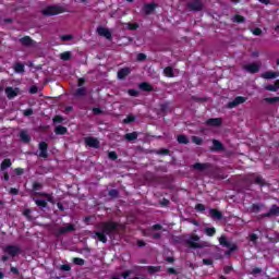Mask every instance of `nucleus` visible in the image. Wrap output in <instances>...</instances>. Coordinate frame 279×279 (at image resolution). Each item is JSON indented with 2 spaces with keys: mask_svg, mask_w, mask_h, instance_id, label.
Masks as SVG:
<instances>
[{
  "mask_svg": "<svg viewBox=\"0 0 279 279\" xmlns=\"http://www.w3.org/2000/svg\"><path fill=\"white\" fill-rule=\"evenodd\" d=\"M144 180H145L146 182H148L149 184H158V182H160V177L155 175L154 172L147 171V172L144 174Z\"/></svg>",
  "mask_w": 279,
  "mask_h": 279,
  "instance_id": "obj_10",
  "label": "nucleus"
},
{
  "mask_svg": "<svg viewBox=\"0 0 279 279\" xmlns=\"http://www.w3.org/2000/svg\"><path fill=\"white\" fill-rule=\"evenodd\" d=\"M136 121V117H134L133 114H129L126 116V118L123 120V123L125 125L130 124V123H134Z\"/></svg>",
  "mask_w": 279,
  "mask_h": 279,
  "instance_id": "obj_40",
  "label": "nucleus"
},
{
  "mask_svg": "<svg viewBox=\"0 0 279 279\" xmlns=\"http://www.w3.org/2000/svg\"><path fill=\"white\" fill-rule=\"evenodd\" d=\"M20 138L22 143H29L32 141V137L27 133V131H21L20 132Z\"/></svg>",
  "mask_w": 279,
  "mask_h": 279,
  "instance_id": "obj_32",
  "label": "nucleus"
},
{
  "mask_svg": "<svg viewBox=\"0 0 279 279\" xmlns=\"http://www.w3.org/2000/svg\"><path fill=\"white\" fill-rule=\"evenodd\" d=\"M92 112H93V114H95L96 117H99V114H104V110H101V108H99V107H94V108L92 109Z\"/></svg>",
  "mask_w": 279,
  "mask_h": 279,
  "instance_id": "obj_49",
  "label": "nucleus"
},
{
  "mask_svg": "<svg viewBox=\"0 0 279 279\" xmlns=\"http://www.w3.org/2000/svg\"><path fill=\"white\" fill-rule=\"evenodd\" d=\"M72 262L74 263V265H78L80 267L86 264V260H84L82 257H74Z\"/></svg>",
  "mask_w": 279,
  "mask_h": 279,
  "instance_id": "obj_42",
  "label": "nucleus"
},
{
  "mask_svg": "<svg viewBox=\"0 0 279 279\" xmlns=\"http://www.w3.org/2000/svg\"><path fill=\"white\" fill-rule=\"evenodd\" d=\"M71 51H64L60 54L61 60L64 62L69 61L71 59Z\"/></svg>",
  "mask_w": 279,
  "mask_h": 279,
  "instance_id": "obj_44",
  "label": "nucleus"
},
{
  "mask_svg": "<svg viewBox=\"0 0 279 279\" xmlns=\"http://www.w3.org/2000/svg\"><path fill=\"white\" fill-rule=\"evenodd\" d=\"M248 239H250L251 243H256L258 241V235L256 233H251L248 235Z\"/></svg>",
  "mask_w": 279,
  "mask_h": 279,
  "instance_id": "obj_55",
  "label": "nucleus"
},
{
  "mask_svg": "<svg viewBox=\"0 0 279 279\" xmlns=\"http://www.w3.org/2000/svg\"><path fill=\"white\" fill-rule=\"evenodd\" d=\"M35 204L39 208H47V201L45 199H35Z\"/></svg>",
  "mask_w": 279,
  "mask_h": 279,
  "instance_id": "obj_45",
  "label": "nucleus"
},
{
  "mask_svg": "<svg viewBox=\"0 0 279 279\" xmlns=\"http://www.w3.org/2000/svg\"><path fill=\"white\" fill-rule=\"evenodd\" d=\"M23 114H24V117H32V114H34V109L28 108L23 111Z\"/></svg>",
  "mask_w": 279,
  "mask_h": 279,
  "instance_id": "obj_59",
  "label": "nucleus"
},
{
  "mask_svg": "<svg viewBox=\"0 0 279 279\" xmlns=\"http://www.w3.org/2000/svg\"><path fill=\"white\" fill-rule=\"evenodd\" d=\"M223 123V120L221 118H210L206 120V125L209 128H219Z\"/></svg>",
  "mask_w": 279,
  "mask_h": 279,
  "instance_id": "obj_16",
  "label": "nucleus"
},
{
  "mask_svg": "<svg viewBox=\"0 0 279 279\" xmlns=\"http://www.w3.org/2000/svg\"><path fill=\"white\" fill-rule=\"evenodd\" d=\"M189 10H192L193 12H202L204 10V4L199 0H195L194 2L187 3Z\"/></svg>",
  "mask_w": 279,
  "mask_h": 279,
  "instance_id": "obj_15",
  "label": "nucleus"
},
{
  "mask_svg": "<svg viewBox=\"0 0 279 279\" xmlns=\"http://www.w3.org/2000/svg\"><path fill=\"white\" fill-rule=\"evenodd\" d=\"M85 145H87V147H93L94 149H99V140L96 137H86Z\"/></svg>",
  "mask_w": 279,
  "mask_h": 279,
  "instance_id": "obj_17",
  "label": "nucleus"
},
{
  "mask_svg": "<svg viewBox=\"0 0 279 279\" xmlns=\"http://www.w3.org/2000/svg\"><path fill=\"white\" fill-rule=\"evenodd\" d=\"M21 45H23V47H34L35 41L34 39H32V37L29 36H24L20 39Z\"/></svg>",
  "mask_w": 279,
  "mask_h": 279,
  "instance_id": "obj_21",
  "label": "nucleus"
},
{
  "mask_svg": "<svg viewBox=\"0 0 279 279\" xmlns=\"http://www.w3.org/2000/svg\"><path fill=\"white\" fill-rule=\"evenodd\" d=\"M159 204L162 207H167V206H169L170 202L167 198H162Z\"/></svg>",
  "mask_w": 279,
  "mask_h": 279,
  "instance_id": "obj_64",
  "label": "nucleus"
},
{
  "mask_svg": "<svg viewBox=\"0 0 279 279\" xmlns=\"http://www.w3.org/2000/svg\"><path fill=\"white\" fill-rule=\"evenodd\" d=\"M205 234L207 236H213L214 234H217V229H215V227H207L205 228Z\"/></svg>",
  "mask_w": 279,
  "mask_h": 279,
  "instance_id": "obj_38",
  "label": "nucleus"
},
{
  "mask_svg": "<svg viewBox=\"0 0 279 279\" xmlns=\"http://www.w3.org/2000/svg\"><path fill=\"white\" fill-rule=\"evenodd\" d=\"M163 73H165L166 77H174L173 68H171V66L165 68Z\"/></svg>",
  "mask_w": 279,
  "mask_h": 279,
  "instance_id": "obj_39",
  "label": "nucleus"
},
{
  "mask_svg": "<svg viewBox=\"0 0 279 279\" xmlns=\"http://www.w3.org/2000/svg\"><path fill=\"white\" fill-rule=\"evenodd\" d=\"M262 77L264 80H276V77H279V72L267 71L262 74Z\"/></svg>",
  "mask_w": 279,
  "mask_h": 279,
  "instance_id": "obj_27",
  "label": "nucleus"
},
{
  "mask_svg": "<svg viewBox=\"0 0 279 279\" xmlns=\"http://www.w3.org/2000/svg\"><path fill=\"white\" fill-rule=\"evenodd\" d=\"M125 141L132 142V141H136V138H138V133L137 132H132V133H126L124 135Z\"/></svg>",
  "mask_w": 279,
  "mask_h": 279,
  "instance_id": "obj_36",
  "label": "nucleus"
},
{
  "mask_svg": "<svg viewBox=\"0 0 279 279\" xmlns=\"http://www.w3.org/2000/svg\"><path fill=\"white\" fill-rule=\"evenodd\" d=\"M146 269L148 274L154 275L160 272L162 270V266H147Z\"/></svg>",
  "mask_w": 279,
  "mask_h": 279,
  "instance_id": "obj_35",
  "label": "nucleus"
},
{
  "mask_svg": "<svg viewBox=\"0 0 279 279\" xmlns=\"http://www.w3.org/2000/svg\"><path fill=\"white\" fill-rule=\"evenodd\" d=\"M41 189H43V183H39V182L33 183V191H41Z\"/></svg>",
  "mask_w": 279,
  "mask_h": 279,
  "instance_id": "obj_52",
  "label": "nucleus"
},
{
  "mask_svg": "<svg viewBox=\"0 0 279 279\" xmlns=\"http://www.w3.org/2000/svg\"><path fill=\"white\" fill-rule=\"evenodd\" d=\"M192 143H194L195 145H203L204 140L199 136H192Z\"/></svg>",
  "mask_w": 279,
  "mask_h": 279,
  "instance_id": "obj_47",
  "label": "nucleus"
},
{
  "mask_svg": "<svg viewBox=\"0 0 279 279\" xmlns=\"http://www.w3.org/2000/svg\"><path fill=\"white\" fill-rule=\"evenodd\" d=\"M4 252L5 254H9V256H16L19 254H21V247H19L17 245H7L4 247Z\"/></svg>",
  "mask_w": 279,
  "mask_h": 279,
  "instance_id": "obj_12",
  "label": "nucleus"
},
{
  "mask_svg": "<svg viewBox=\"0 0 279 279\" xmlns=\"http://www.w3.org/2000/svg\"><path fill=\"white\" fill-rule=\"evenodd\" d=\"M85 84H86V78L84 77L78 78L77 81L78 88H82V86H84Z\"/></svg>",
  "mask_w": 279,
  "mask_h": 279,
  "instance_id": "obj_63",
  "label": "nucleus"
},
{
  "mask_svg": "<svg viewBox=\"0 0 279 279\" xmlns=\"http://www.w3.org/2000/svg\"><path fill=\"white\" fill-rule=\"evenodd\" d=\"M92 239H98L100 243H108V236L102 231H94Z\"/></svg>",
  "mask_w": 279,
  "mask_h": 279,
  "instance_id": "obj_18",
  "label": "nucleus"
},
{
  "mask_svg": "<svg viewBox=\"0 0 279 279\" xmlns=\"http://www.w3.org/2000/svg\"><path fill=\"white\" fill-rule=\"evenodd\" d=\"M128 28L131 31V32H134L138 28V23H129L128 24Z\"/></svg>",
  "mask_w": 279,
  "mask_h": 279,
  "instance_id": "obj_53",
  "label": "nucleus"
},
{
  "mask_svg": "<svg viewBox=\"0 0 279 279\" xmlns=\"http://www.w3.org/2000/svg\"><path fill=\"white\" fill-rule=\"evenodd\" d=\"M130 73H132V71L130 70V68H122L118 71V80H124L128 77V75H130Z\"/></svg>",
  "mask_w": 279,
  "mask_h": 279,
  "instance_id": "obj_24",
  "label": "nucleus"
},
{
  "mask_svg": "<svg viewBox=\"0 0 279 279\" xmlns=\"http://www.w3.org/2000/svg\"><path fill=\"white\" fill-rule=\"evenodd\" d=\"M193 169H195L196 171H206V169H210V163L196 162L193 165Z\"/></svg>",
  "mask_w": 279,
  "mask_h": 279,
  "instance_id": "obj_26",
  "label": "nucleus"
},
{
  "mask_svg": "<svg viewBox=\"0 0 279 279\" xmlns=\"http://www.w3.org/2000/svg\"><path fill=\"white\" fill-rule=\"evenodd\" d=\"M137 60H138V62H143V61L147 60V54L140 52L137 54Z\"/></svg>",
  "mask_w": 279,
  "mask_h": 279,
  "instance_id": "obj_58",
  "label": "nucleus"
},
{
  "mask_svg": "<svg viewBox=\"0 0 279 279\" xmlns=\"http://www.w3.org/2000/svg\"><path fill=\"white\" fill-rule=\"evenodd\" d=\"M54 134H57L58 136H64V134H69V129L63 125H57L54 128Z\"/></svg>",
  "mask_w": 279,
  "mask_h": 279,
  "instance_id": "obj_28",
  "label": "nucleus"
},
{
  "mask_svg": "<svg viewBox=\"0 0 279 279\" xmlns=\"http://www.w3.org/2000/svg\"><path fill=\"white\" fill-rule=\"evenodd\" d=\"M4 93L8 97V99H14V97H19V94L21 93V89L19 87H7L4 89Z\"/></svg>",
  "mask_w": 279,
  "mask_h": 279,
  "instance_id": "obj_14",
  "label": "nucleus"
},
{
  "mask_svg": "<svg viewBox=\"0 0 279 279\" xmlns=\"http://www.w3.org/2000/svg\"><path fill=\"white\" fill-rule=\"evenodd\" d=\"M265 208V204L259 203V204H252L251 205V213H254L255 215L260 213V209Z\"/></svg>",
  "mask_w": 279,
  "mask_h": 279,
  "instance_id": "obj_33",
  "label": "nucleus"
},
{
  "mask_svg": "<svg viewBox=\"0 0 279 279\" xmlns=\"http://www.w3.org/2000/svg\"><path fill=\"white\" fill-rule=\"evenodd\" d=\"M252 34H253L254 36H260V34H263V29L256 27V28H254V29L252 31Z\"/></svg>",
  "mask_w": 279,
  "mask_h": 279,
  "instance_id": "obj_62",
  "label": "nucleus"
},
{
  "mask_svg": "<svg viewBox=\"0 0 279 279\" xmlns=\"http://www.w3.org/2000/svg\"><path fill=\"white\" fill-rule=\"evenodd\" d=\"M209 215L211 219H218V221H221V219H223V214L220 210L215 208L209 209Z\"/></svg>",
  "mask_w": 279,
  "mask_h": 279,
  "instance_id": "obj_20",
  "label": "nucleus"
},
{
  "mask_svg": "<svg viewBox=\"0 0 279 279\" xmlns=\"http://www.w3.org/2000/svg\"><path fill=\"white\" fill-rule=\"evenodd\" d=\"M108 195H109V197H112L113 199H117V198H119V190L112 189L108 192Z\"/></svg>",
  "mask_w": 279,
  "mask_h": 279,
  "instance_id": "obj_46",
  "label": "nucleus"
},
{
  "mask_svg": "<svg viewBox=\"0 0 279 279\" xmlns=\"http://www.w3.org/2000/svg\"><path fill=\"white\" fill-rule=\"evenodd\" d=\"M156 8H157V4L154 3V2H151V3H145V4L143 5V12H144L147 16H149V14H153V13H154V10H156Z\"/></svg>",
  "mask_w": 279,
  "mask_h": 279,
  "instance_id": "obj_19",
  "label": "nucleus"
},
{
  "mask_svg": "<svg viewBox=\"0 0 279 279\" xmlns=\"http://www.w3.org/2000/svg\"><path fill=\"white\" fill-rule=\"evenodd\" d=\"M218 241L222 247H228V251L225 252V256H230L232 252H236L239 250V245L228 241L226 235H221Z\"/></svg>",
  "mask_w": 279,
  "mask_h": 279,
  "instance_id": "obj_2",
  "label": "nucleus"
},
{
  "mask_svg": "<svg viewBox=\"0 0 279 279\" xmlns=\"http://www.w3.org/2000/svg\"><path fill=\"white\" fill-rule=\"evenodd\" d=\"M31 95H36L38 93V86L33 85L29 87Z\"/></svg>",
  "mask_w": 279,
  "mask_h": 279,
  "instance_id": "obj_61",
  "label": "nucleus"
},
{
  "mask_svg": "<svg viewBox=\"0 0 279 279\" xmlns=\"http://www.w3.org/2000/svg\"><path fill=\"white\" fill-rule=\"evenodd\" d=\"M177 141L179 145H189V143H191V140H189V136H186L185 134H179L177 136Z\"/></svg>",
  "mask_w": 279,
  "mask_h": 279,
  "instance_id": "obj_29",
  "label": "nucleus"
},
{
  "mask_svg": "<svg viewBox=\"0 0 279 279\" xmlns=\"http://www.w3.org/2000/svg\"><path fill=\"white\" fill-rule=\"evenodd\" d=\"M108 158L110 160H117V158H119V155H117V151H109L108 153Z\"/></svg>",
  "mask_w": 279,
  "mask_h": 279,
  "instance_id": "obj_54",
  "label": "nucleus"
},
{
  "mask_svg": "<svg viewBox=\"0 0 279 279\" xmlns=\"http://www.w3.org/2000/svg\"><path fill=\"white\" fill-rule=\"evenodd\" d=\"M195 210H199V213H204L206 210V206L202 203L196 204Z\"/></svg>",
  "mask_w": 279,
  "mask_h": 279,
  "instance_id": "obj_56",
  "label": "nucleus"
},
{
  "mask_svg": "<svg viewBox=\"0 0 279 279\" xmlns=\"http://www.w3.org/2000/svg\"><path fill=\"white\" fill-rule=\"evenodd\" d=\"M128 95H130V97H138L140 92L138 89L131 88V89H128Z\"/></svg>",
  "mask_w": 279,
  "mask_h": 279,
  "instance_id": "obj_48",
  "label": "nucleus"
},
{
  "mask_svg": "<svg viewBox=\"0 0 279 279\" xmlns=\"http://www.w3.org/2000/svg\"><path fill=\"white\" fill-rule=\"evenodd\" d=\"M247 101V97L238 96L232 101L228 102V108H236V106H241V104H245Z\"/></svg>",
  "mask_w": 279,
  "mask_h": 279,
  "instance_id": "obj_13",
  "label": "nucleus"
},
{
  "mask_svg": "<svg viewBox=\"0 0 279 279\" xmlns=\"http://www.w3.org/2000/svg\"><path fill=\"white\" fill-rule=\"evenodd\" d=\"M140 90H143L144 93H153L154 86L147 82H142L138 84Z\"/></svg>",
  "mask_w": 279,
  "mask_h": 279,
  "instance_id": "obj_22",
  "label": "nucleus"
},
{
  "mask_svg": "<svg viewBox=\"0 0 279 279\" xmlns=\"http://www.w3.org/2000/svg\"><path fill=\"white\" fill-rule=\"evenodd\" d=\"M245 21V16L240 15V14H235L232 17V23H243Z\"/></svg>",
  "mask_w": 279,
  "mask_h": 279,
  "instance_id": "obj_41",
  "label": "nucleus"
},
{
  "mask_svg": "<svg viewBox=\"0 0 279 279\" xmlns=\"http://www.w3.org/2000/svg\"><path fill=\"white\" fill-rule=\"evenodd\" d=\"M101 230L107 236H112V233L119 230V222L112 220L101 222Z\"/></svg>",
  "mask_w": 279,
  "mask_h": 279,
  "instance_id": "obj_3",
  "label": "nucleus"
},
{
  "mask_svg": "<svg viewBox=\"0 0 279 279\" xmlns=\"http://www.w3.org/2000/svg\"><path fill=\"white\" fill-rule=\"evenodd\" d=\"M264 101L270 105L278 104L279 97H267V98H264Z\"/></svg>",
  "mask_w": 279,
  "mask_h": 279,
  "instance_id": "obj_43",
  "label": "nucleus"
},
{
  "mask_svg": "<svg viewBox=\"0 0 279 279\" xmlns=\"http://www.w3.org/2000/svg\"><path fill=\"white\" fill-rule=\"evenodd\" d=\"M61 271H71V265L63 264L60 266Z\"/></svg>",
  "mask_w": 279,
  "mask_h": 279,
  "instance_id": "obj_60",
  "label": "nucleus"
},
{
  "mask_svg": "<svg viewBox=\"0 0 279 279\" xmlns=\"http://www.w3.org/2000/svg\"><path fill=\"white\" fill-rule=\"evenodd\" d=\"M38 149H39V158H49V144L47 142H40L38 144Z\"/></svg>",
  "mask_w": 279,
  "mask_h": 279,
  "instance_id": "obj_9",
  "label": "nucleus"
},
{
  "mask_svg": "<svg viewBox=\"0 0 279 279\" xmlns=\"http://www.w3.org/2000/svg\"><path fill=\"white\" fill-rule=\"evenodd\" d=\"M14 71L15 73H25V65L21 62L15 63Z\"/></svg>",
  "mask_w": 279,
  "mask_h": 279,
  "instance_id": "obj_37",
  "label": "nucleus"
},
{
  "mask_svg": "<svg viewBox=\"0 0 279 279\" xmlns=\"http://www.w3.org/2000/svg\"><path fill=\"white\" fill-rule=\"evenodd\" d=\"M64 8L60 5H48L43 11L41 14L44 16H56L58 14H63Z\"/></svg>",
  "mask_w": 279,
  "mask_h": 279,
  "instance_id": "obj_5",
  "label": "nucleus"
},
{
  "mask_svg": "<svg viewBox=\"0 0 279 279\" xmlns=\"http://www.w3.org/2000/svg\"><path fill=\"white\" fill-rule=\"evenodd\" d=\"M210 151H223V144L218 140H213V146L210 147Z\"/></svg>",
  "mask_w": 279,
  "mask_h": 279,
  "instance_id": "obj_23",
  "label": "nucleus"
},
{
  "mask_svg": "<svg viewBox=\"0 0 279 279\" xmlns=\"http://www.w3.org/2000/svg\"><path fill=\"white\" fill-rule=\"evenodd\" d=\"M64 121V118L62 116H54L52 118L53 123H62Z\"/></svg>",
  "mask_w": 279,
  "mask_h": 279,
  "instance_id": "obj_51",
  "label": "nucleus"
},
{
  "mask_svg": "<svg viewBox=\"0 0 279 279\" xmlns=\"http://www.w3.org/2000/svg\"><path fill=\"white\" fill-rule=\"evenodd\" d=\"M243 71H246V73H251L254 75L255 73H258L260 71V64L254 62V63H248L244 64L242 66Z\"/></svg>",
  "mask_w": 279,
  "mask_h": 279,
  "instance_id": "obj_7",
  "label": "nucleus"
},
{
  "mask_svg": "<svg viewBox=\"0 0 279 279\" xmlns=\"http://www.w3.org/2000/svg\"><path fill=\"white\" fill-rule=\"evenodd\" d=\"M60 40L66 41V40H73V35L68 34V35H61Z\"/></svg>",
  "mask_w": 279,
  "mask_h": 279,
  "instance_id": "obj_57",
  "label": "nucleus"
},
{
  "mask_svg": "<svg viewBox=\"0 0 279 279\" xmlns=\"http://www.w3.org/2000/svg\"><path fill=\"white\" fill-rule=\"evenodd\" d=\"M68 232H75V225L68 223L65 227H60L54 230L53 234L58 239V238L62 236V234H68Z\"/></svg>",
  "mask_w": 279,
  "mask_h": 279,
  "instance_id": "obj_6",
  "label": "nucleus"
},
{
  "mask_svg": "<svg viewBox=\"0 0 279 279\" xmlns=\"http://www.w3.org/2000/svg\"><path fill=\"white\" fill-rule=\"evenodd\" d=\"M244 182H248V184H257V186H267V181H265V179H263V177L260 174H256V173H251L247 174L244 178Z\"/></svg>",
  "mask_w": 279,
  "mask_h": 279,
  "instance_id": "obj_4",
  "label": "nucleus"
},
{
  "mask_svg": "<svg viewBox=\"0 0 279 279\" xmlns=\"http://www.w3.org/2000/svg\"><path fill=\"white\" fill-rule=\"evenodd\" d=\"M36 195H38L39 197H46V199H47V202H49V204H56L53 194H49L47 192H37Z\"/></svg>",
  "mask_w": 279,
  "mask_h": 279,
  "instance_id": "obj_25",
  "label": "nucleus"
},
{
  "mask_svg": "<svg viewBox=\"0 0 279 279\" xmlns=\"http://www.w3.org/2000/svg\"><path fill=\"white\" fill-rule=\"evenodd\" d=\"M157 154H158L159 156H169L170 150L167 149V148H160L159 150H157Z\"/></svg>",
  "mask_w": 279,
  "mask_h": 279,
  "instance_id": "obj_50",
  "label": "nucleus"
},
{
  "mask_svg": "<svg viewBox=\"0 0 279 279\" xmlns=\"http://www.w3.org/2000/svg\"><path fill=\"white\" fill-rule=\"evenodd\" d=\"M260 217L263 219L269 218V217H279V206L276 204L271 205L269 211L262 214Z\"/></svg>",
  "mask_w": 279,
  "mask_h": 279,
  "instance_id": "obj_8",
  "label": "nucleus"
},
{
  "mask_svg": "<svg viewBox=\"0 0 279 279\" xmlns=\"http://www.w3.org/2000/svg\"><path fill=\"white\" fill-rule=\"evenodd\" d=\"M73 95L75 97H86V95H88V90L86 89V87H80L74 92Z\"/></svg>",
  "mask_w": 279,
  "mask_h": 279,
  "instance_id": "obj_30",
  "label": "nucleus"
},
{
  "mask_svg": "<svg viewBox=\"0 0 279 279\" xmlns=\"http://www.w3.org/2000/svg\"><path fill=\"white\" fill-rule=\"evenodd\" d=\"M12 167V159L7 158L0 165V171H5V169H10Z\"/></svg>",
  "mask_w": 279,
  "mask_h": 279,
  "instance_id": "obj_31",
  "label": "nucleus"
},
{
  "mask_svg": "<svg viewBox=\"0 0 279 279\" xmlns=\"http://www.w3.org/2000/svg\"><path fill=\"white\" fill-rule=\"evenodd\" d=\"M265 90H269L270 93H276L279 90V80H277L274 85H266Z\"/></svg>",
  "mask_w": 279,
  "mask_h": 279,
  "instance_id": "obj_34",
  "label": "nucleus"
},
{
  "mask_svg": "<svg viewBox=\"0 0 279 279\" xmlns=\"http://www.w3.org/2000/svg\"><path fill=\"white\" fill-rule=\"evenodd\" d=\"M199 235L192 234L187 240H185V245H187L190 250H202L203 247H208V243H199Z\"/></svg>",
  "mask_w": 279,
  "mask_h": 279,
  "instance_id": "obj_1",
  "label": "nucleus"
},
{
  "mask_svg": "<svg viewBox=\"0 0 279 279\" xmlns=\"http://www.w3.org/2000/svg\"><path fill=\"white\" fill-rule=\"evenodd\" d=\"M96 32L98 36H102L104 38H107V40H112V33L110 32V29L104 26H98Z\"/></svg>",
  "mask_w": 279,
  "mask_h": 279,
  "instance_id": "obj_11",
  "label": "nucleus"
}]
</instances>
